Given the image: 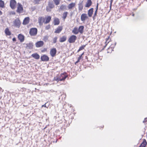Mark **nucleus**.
<instances>
[{
    "mask_svg": "<svg viewBox=\"0 0 147 147\" xmlns=\"http://www.w3.org/2000/svg\"><path fill=\"white\" fill-rule=\"evenodd\" d=\"M92 3V2L91 0H88L85 7H89L91 5Z\"/></svg>",
    "mask_w": 147,
    "mask_h": 147,
    "instance_id": "19",
    "label": "nucleus"
},
{
    "mask_svg": "<svg viewBox=\"0 0 147 147\" xmlns=\"http://www.w3.org/2000/svg\"><path fill=\"white\" fill-rule=\"evenodd\" d=\"M78 62H77V61H76V62L75 63V64H76L77 63H78Z\"/></svg>",
    "mask_w": 147,
    "mask_h": 147,
    "instance_id": "49",
    "label": "nucleus"
},
{
    "mask_svg": "<svg viewBox=\"0 0 147 147\" xmlns=\"http://www.w3.org/2000/svg\"><path fill=\"white\" fill-rule=\"evenodd\" d=\"M4 7V2L2 0H0V7L2 8Z\"/></svg>",
    "mask_w": 147,
    "mask_h": 147,
    "instance_id": "27",
    "label": "nucleus"
},
{
    "mask_svg": "<svg viewBox=\"0 0 147 147\" xmlns=\"http://www.w3.org/2000/svg\"><path fill=\"white\" fill-rule=\"evenodd\" d=\"M40 0H34V3L35 4H38Z\"/></svg>",
    "mask_w": 147,
    "mask_h": 147,
    "instance_id": "36",
    "label": "nucleus"
},
{
    "mask_svg": "<svg viewBox=\"0 0 147 147\" xmlns=\"http://www.w3.org/2000/svg\"><path fill=\"white\" fill-rule=\"evenodd\" d=\"M113 0H111V3H112V2H113Z\"/></svg>",
    "mask_w": 147,
    "mask_h": 147,
    "instance_id": "48",
    "label": "nucleus"
},
{
    "mask_svg": "<svg viewBox=\"0 0 147 147\" xmlns=\"http://www.w3.org/2000/svg\"><path fill=\"white\" fill-rule=\"evenodd\" d=\"M66 7L65 6L62 5L60 6V9L61 10H64L66 9Z\"/></svg>",
    "mask_w": 147,
    "mask_h": 147,
    "instance_id": "32",
    "label": "nucleus"
},
{
    "mask_svg": "<svg viewBox=\"0 0 147 147\" xmlns=\"http://www.w3.org/2000/svg\"><path fill=\"white\" fill-rule=\"evenodd\" d=\"M16 3V1L15 0H11L10 5L11 9H14L15 8Z\"/></svg>",
    "mask_w": 147,
    "mask_h": 147,
    "instance_id": "5",
    "label": "nucleus"
},
{
    "mask_svg": "<svg viewBox=\"0 0 147 147\" xmlns=\"http://www.w3.org/2000/svg\"><path fill=\"white\" fill-rule=\"evenodd\" d=\"M48 6L49 7V9H51L54 7V5L52 4L49 3V5Z\"/></svg>",
    "mask_w": 147,
    "mask_h": 147,
    "instance_id": "34",
    "label": "nucleus"
},
{
    "mask_svg": "<svg viewBox=\"0 0 147 147\" xmlns=\"http://www.w3.org/2000/svg\"><path fill=\"white\" fill-rule=\"evenodd\" d=\"M53 1L56 5H57L59 4V0H53Z\"/></svg>",
    "mask_w": 147,
    "mask_h": 147,
    "instance_id": "33",
    "label": "nucleus"
},
{
    "mask_svg": "<svg viewBox=\"0 0 147 147\" xmlns=\"http://www.w3.org/2000/svg\"><path fill=\"white\" fill-rule=\"evenodd\" d=\"M75 5V3H72L69 4L68 6V8L69 9H71Z\"/></svg>",
    "mask_w": 147,
    "mask_h": 147,
    "instance_id": "23",
    "label": "nucleus"
},
{
    "mask_svg": "<svg viewBox=\"0 0 147 147\" xmlns=\"http://www.w3.org/2000/svg\"><path fill=\"white\" fill-rule=\"evenodd\" d=\"M134 14H132V16H134Z\"/></svg>",
    "mask_w": 147,
    "mask_h": 147,
    "instance_id": "50",
    "label": "nucleus"
},
{
    "mask_svg": "<svg viewBox=\"0 0 147 147\" xmlns=\"http://www.w3.org/2000/svg\"><path fill=\"white\" fill-rule=\"evenodd\" d=\"M5 32L6 35L10 36L11 35V33L8 28H6L5 30Z\"/></svg>",
    "mask_w": 147,
    "mask_h": 147,
    "instance_id": "21",
    "label": "nucleus"
},
{
    "mask_svg": "<svg viewBox=\"0 0 147 147\" xmlns=\"http://www.w3.org/2000/svg\"><path fill=\"white\" fill-rule=\"evenodd\" d=\"M88 18V16L86 13L82 14L81 16V20L82 21L84 22L85 20Z\"/></svg>",
    "mask_w": 147,
    "mask_h": 147,
    "instance_id": "9",
    "label": "nucleus"
},
{
    "mask_svg": "<svg viewBox=\"0 0 147 147\" xmlns=\"http://www.w3.org/2000/svg\"><path fill=\"white\" fill-rule=\"evenodd\" d=\"M84 29V26H80L79 28L78 29L79 32L81 34H82L83 32V30Z\"/></svg>",
    "mask_w": 147,
    "mask_h": 147,
    "instance_id": "24",
    "label": "nucleus"
},
{
    "mask_svg": "<svg viewBox=\"0 0 147 147\" xmlns=\"http://www.w3.org/2000/svg\"><path fill=\"white\" fill-rule=\"evenodd\" d=\"M109 39V38H107L106 39V41L105 42V45L104 47V48H105L106 46L107 45V44L109 42V41H108Z\"/></svg>",
    "mask_w": 147,
    "mask_h": 147,
    "instance_id": "30",
    "label": "nucleus"
},
{
    "mask_svg": "<svg viewBox=\"0 0 147 147\" xmlns=\"http://www.w3.org/2000/svg\"><path fill=\"white\" fill-rule=\"evenodd\" d=\"M67 37L65 36H64L61 37L59 39V41L60 42H63L66 41Z\"/></svg>",
    "mask_w": 147,
    "mask_h": 147,
    "instance_id": "18",
    "label": "nucleus"
},
{
    "mask_svg": "<svg viewBox=\"0 0 147 147\" xmlns=\"http://www.w3.org/2000/svg\"><path fill=\"white\" fill-rule=\"evenodd\" d=\"M82 57L81 56H80L78 58V59L80 60L82 58Z\"/></svg>",
    "mask_w": 147,
    "mask_h": 147,
    "instance_id": "43",
    "label": "nucleus"
},
{
    "mask_svg": "<svg viewBox=\"0 0 147 147\" xmlns=\"http://www.w3.org/2000/svg\"><path fill=\"white\" fill-rule=\"evenodd\" d=\"M18 38L21 42H22L24 40V36L21 34H19L18 36Z\"/></svg>",
    "mask_w": 147,
    "mask_h": 147,
    "instance_id": "11",
    "label": "nucleus"
},
{
    "mask_svg": "<svg viewBox=\"0 0 147 147\" xmlns=\"http://www.w3.org/2000/svg\"><path fill=\"white\" fill-rule=\"evenodd\" d=\"M114 47V46H113V47H111V48H112V47Z\"/></svg>",
    "mask_w": 147,
    "mask_h": 147,
    "instance_id": "52",
    "label": "nucleus"
},
{
    "mask_svg": "<svg viewBox=\"0 0 147 147\" xmlns=\"http://www.w3.org/2000/svg\"><path fill=\"white\" fill-rule=\"evenodd\" d=\"M83 5L82 3H80L78 4V9L79 11H81L82 10L83 8Z\"/></svg>",
    "mask_w": 147,
    "mask_h": 147,
    "instance_id": "26",
    "label": "nucleus"
},
{
    "mask_svg": "<svg viewBox=\"0 0 147 147\" xmlns=\"http://www.w3.org/2000/svg\"><path fill=\"white\" fill-rule=\"evenodd\" d=\"M93 12V8H91L88 10V12L89 17H91L92 16Z\"/></svg>",
    "mask_w": 147,
    "mask_h": 147,
    "instance_id": "14",
    "label": "nucleus"
},
{
    "mask_svg": "<svg viewBox=\"0 0 147 147\" xmlns=\"http://www.w3.org/2000/svg\"><path fill=\"white\" fill-rule=\"evenodd\" d=\"M53 22L55 25H58L59 23V20L57 18H54Z\"/></svg>",
    "mask_w": 147,
    "mask_h": 147,
    "instance_id": "16",
    "label": "nucleus"
},
{
    "mask_svg": "<svg viewBox=\"0 0 147 147\" xmlns=\"http://www.w3.org/2000/svg\"><path fill=\"white\" fill-rule=\"evenodd\" d=\"M57 38V37H55L53 38V43H55L56 42Z\"/></svg>",
    "mask_w": 147,
    "mask_h": 147,
    "instance_id": "35",
    "label": "nucleus"
},
{
    "mask_svg": "<svg viewBox=\"0 0 147 147\" xmlns=\"http://www.w3.org/2000/svg\"><path fill=\"white\" fill-rule=\"evenodd\" d=\"M12 40L13 41H15L16 40V39L15 38H13Z\"/></svg>",
    "mask_w": 147,
    "mask_h": 147,
    "instance_id": "41",
    "label": "nucleus"
},
{
    "mask_svg": "<svg viewBox=\"0 0 147 147\" xmlns=\"http://www.w3.org/2000/svg\"><path fill=\"white\" fill-rule=\"evenodd\" d=\"M51 18L50 16H48L46 18V20L44 22V23L45 24H47L49 23L50 21Z\"/></svg>",
    "mask_w": 147,
    "mask_h": 147,
    "instance_id": "25",
    "label": "nucleus"
},
{
    "mask_svg": "<svg viewBox=\"0 0 147 147\" xmlns=\"http://www.w3.org/2000/svg\"><path fill=\"white\" fill-rule=\"evenodd\" d=\"M29 22V18L27 17L25 18L23 22V24L24 25H26L28 24Z\"/></svg>",
    "mask_w": 147,
    "mask_h": 147,
    "instance_id": "22",
    "label": "nucleus"
},
{
    "mask_svg": "<svg viewBox=\"0 0 147 147\" xmlns=\"http://www.w3.org/2000/svg\"><path fill=\"white\" fill-rule=\"evenodd\" d=\"M77 39L76 36L73 35L70 36L68 40V41L70 43H73L75 42Z\"/></svg>",
    "mask_w": 147,
    "mask_h": 147,
    "instance_id": "3",
    "label": "nucleus"
},
{
    "mask_svg": "<svg viewBox=\"0 0 147 147\" xmlns=\"http://www.w3.org/2000/svg\"><path fill=\"white\" fill-rule=\"evenodd\" d=\"M84 53H82L80 56H81L82 57V56L84 54Z\"/></svg>",
    "mask_w": 147,
    "mask_h": 147,
    "instance_id": "47",
    "label": "nucleus"
},
{
    "mask_svg": "<svg viewBox=\"0 0 147 147\" xmlns=\"http://www.w3.org/2000/svg\"><path fill=\"white\" fill-rule=\"evenodd\" d=\"M146 121H147V118H145L144 121H143V123H144Z\"/></svg>",
    "mask_w": 147,
    "mask_h": 147,
    "instance_id": "39",
    "label": "nucleus"
},
{
    "mask_svg": "<svg viewBox=\"0 0 147 147\" xmlns=\"http://www.w3.org/2000/svg\"><path fill=\"white\" fill-rule=\"evenodd\" d=\"M67 13H68L67 12H65L63 13V19H64V20H65L67 16Z\"/></svg>",
    "mask_w": 147,
    "mask_h": 147,
    "instance_id": "29",
    "label": "nucleus"
},
{
    "mask_svg": "<svg viewBox=\"0 0 147 147\" xmlns=\"http://www.w3.org/2000/svg\"><path fill=\"white\" fill-rule=\"evenodd\" d=\"M97 11H96V10L95 11L94 13V16H95L96 15Z\"/></svg>",
    "mask_w": 147,
    "mask_h": 147,
    "instance_id": "40",
    "label": "nucleus"
},
{
    "mask_svg": "<svg viewBox=\"0 0 147 147\" xmlns=\"http://www.w3.org/2000/svg\"><path fill=\"white\" fill-rule=\"evenodd\" d=\"M49 28V26H46V29H48Z\"/></svg>",
    "mask_w": 147,
    "mask_h": 147,
    "instance_id": "42",
    "label": "nucleus"
},
{
    "mask_svg": "<svg viewBox=\"0 0 147 147\" xmlns=\"http://www.w3.org/2000/svg\"><path fill=\"white\" fill-rule=\"evenodd\" d=\"M27 47H28L29 49H32L33 47V44L32 43H29L27 44Z\"/></svg>",
    "mask_w": 147,
    "mask_h": 147,
    "instance_id": "28",
    "label": "nucleus"
},
{
    "mask_svg": "<svg viewBox=\"0 0 147 147\" xmlns=\"http://www.w3.org/2000/svg\"><path fill=\"white\" fill-rule=\"evenodd\" d=\"M86 45H83L81 47H80L78 50V52H79V51H81V50H83L84 49V48L85 47Z\"/></svg>",
    "mask_w": 147,
    "mask_h": 147,
    "instance_id": "31",
    "label": "nucleus"
},
{
    "mask_svg": "<svg viewBox=\"0 0 147 147\" xmlns=\"http://www.w3.org/2000/svg\"><path fill=\"white\" fill-rule=\"evenodd\" d=\"M23 8L22 5L19 3H18V7L17 12L18 13H20L23 12Z\"/></svg>",
    "mask_w": 147,
    "mask_h": 147,
    "instance_id": "4",
    "label": "nucleus"
},
{
    "mask_svg": "<svg viewBox=\"0 0 147 147\" xmlns=\"http://www.w3.org/2000/svg\"><path fill=\"white\" fill-rule=\"evenodd\" d=\"M147 144L146 140L145 139H144L143 142L141 143L139 147H145Z\"/></svg>",
    "mask_w": 147,
    "mask_h": 147,
    "instance_id": "20",
    "label": "nucleus"
},
{
    "mask_svg": "<svg viewBox=\"0 0 147 147\" xmlns=\"http://www.w3.org/2000/svg\"><path fill=\"white\" fill-rule=\"evenodd\" d=\"M31 56L32 57L36 59H38L40 58V56L37 53L33 54Z\"/></svg>",
    "mask_w": 147,
    "mask_h": 147,
    "instance_id": "15",
    "label": "nucleus"
},
{
    "mask_svg": "<svg viewBox=\"0 0 147 147\" xmlns=\"http://www.w3.org/2000/svg\"><path fill=\"white\" fill-rule=\"evenodd\" d=\"M44 44V42L42 41H40L37 42L35 43V46L36 47L38 48L41 47L43 46Z\"/></svg>",
    "mask_w": 147,
    "mask_h": 147,
    "instance_id": "7",
    "label": "nucleus"
},
{
    "mask_svg": "<svg viewBox=\"0 0 147 147\" xmlns=\"http://www.w3.org/2000/svg\"><path fill=\"white\" fill-rule=\"evenodd\" d=\"M42 61H47L49 60V57L46 55H44L41 56L40 58Z\"/></svg>",
    "mask_w": 147,
    "mask_h": 147,
    "instance_id": "8",
    "label": "nucleus"
},
{
    "mask_svg": "<svg viewBox=\"0 0 147 147\" xmlns=\"http://www.w3.org/2000/svg\"><path fill=\"white\" fill-rule=\"evenodd\" d=\"M67 77V75L66 73H63L55 77L54 80L58 82L59 81H64Z\"/></svg>",
    "mask_w": 147,
    "mask_h": 147,
    "instance_id": "1",
    "label": "nucleus"
},
{
    "mask_svg": "<svg viewBox=\"0 0 147 147\" xmlns=\"http://www.w3.org/2000/svg\"><path fill=\"white\" fill-rule=\"evenodd\" d=\"M46 10L48 11H51V9H49V7L47 6L46 7Z\"/></svg>",
    "mask_w": 147,
    "mask_h": 147,
    "instance_id": "37",
    "label": "nucleus"
},
{
    "mask_svg": "<svg viewBox=\"0 0 147 147\" xmlns=\"http://www.w3.org/2000/svg\"><path fill=\"white\" fill-rule=\"evenodd\" d=\"M13 24L15 26L19 28L20 26L21 23L19 20L16 19L13 22Z\"/></svg>",
    "mask_w": 147,
    "mask_h": 147,
    "instance_id": "10",
    "label": "nucleus"
},
{
    "mask_svg": "<svg viewBox=\"0 0 147 147\" xmlns=\"http://www.w3.org/2000/svg\"><path fill=\"white\" fill-rule=\"evenodd\" d=\"M46 107V105H45V104H44L42 106V107Z\"/></svg>",
    "mask_w": 147,
    "mask_h": 147,
    "instance_id": "44",
    "label": "nucleus"
},
{
    "mask_svg": "<svg viewBox=\"0 0 147 147\" xmlns=\"http://www.w3.org/2000/svg\"><path fill=\"white\" fill-rule=\"evenodd\" d=\"M98 3H97V5L96 7V11H97L98 9Z\"/></svg>",
    "mask_w": 147,
    "mask_h": 147,
    "instance_id": "38",
    "label": "nucleus"
},
{
    "mask_svg": "<svg viewBox=\"0 0 147 147\" xmlns=\"http://www.w3.org/2000/svg\"><path fill=\"white\" fill-rule=\"evenodd\" d=\"M57 53V50L55 48H53L52 49L50 52V53L52 57H54Z\"/></svg>",
    "mask_w": 147,
    "mask_h": 147,
    "instance_id": "6",
    "label": "nucleus"
},
{
    "mask_svg": "<svg viewBox=\"0 0 147 147\" xmlns=\"http://www.w3.org/2000/svg\"><path fill=\"white\" fill-rule=\"evenodd\" d=\"M116 43H115V45H114V46H115V45H116Z\"/></svg>",
    "mask_w": 147,
    "mask_h": 147,
    "instance_id": "51",
    "label": "nucleus"
},
{
    "mask_svg": "<svg viewBox=\"0 0 147 147\" xmlns=\"http://www.w3.org/2000/svg\"><path fill=\"white\" fill-rule=\"evenodd\" d=\"M37 30L35 28H32L30 29L29 33L32 36H35L37 34Z\"/></svg>",
    "mask_w": 147,
    "mask_h": 147,
    "instance_id": "2",
    "label": "nucleus"
},
{
    "mask_svg": "<svg viewBox=\"0 0 147 147\" xmlns=\"http://www.w3.org/2000/svg\"><path fill=\"white\" fill-rule=\"evenodd\" d=\"M2 14V13L1 11L0 10V15H1Z\"/></svg>",
    "mask_w": 147,
    "mask_h": 147,
    "instance_id": "45",
    "label": "nucleus"
},
{
    "mask_svg": "<svg viewBox=\"0 0 147 147\" xmlns=\"http://www.w3.org/2000/svg\"><path fill=\"white\" fill-rule=\"evenodd\" d=\"M80 59H78V60L77 61V62H79V61H80Z\"/></svg>",
    "mask_w": 147,
    "mask_h": 147,
    "instance_id": "46",
    "label": "nucleus"
},
{
    "mask_svg": "<svg viewBox=\"0 0 147 147\" xmlns=\"http://www.w3.org/2000/svg\"><path fill=\"white\" fill-rule=\"evenodd\" d=\"M78 29L77 27H74L72 31V32L75 34H77L79 32Z\"/></svg>",
    "mask_w": 147,
    "mask_h": 147,
    "instance_id": "17",
    "label": "nucleus"
},
{
    "mask_svg": "<svg viewBox=\"0 0 147 147\" xmlns=\"http://www.w3.org/2000/svg\"><path fill=\"white\" fill-rule=\"evenodd\" d=\"M44 18L42 17H40L38 18V22L40 25L42 24L43 22H44Z\"/></svg>",
    "mask_w": 147,
    "mask_h": 147,
    "instance_id": "13",
    "label": "nucleus"
},
{
    "mask_svg": "<svg viewBox=\"0 0 147 147\" xmlns=\"http://www.w3.org/2000/svg\"><path fill=\"white\" fill-rule=\"evenodd\" d=\"M63 27L62 26H59L56 28L55 32V33H59L61 31Z\"/></svg>",
    "mask_w": 147,
    "mask_h": 147,
    "instance_id": "12",
    "label": "nucleus"
}]
</instances>
